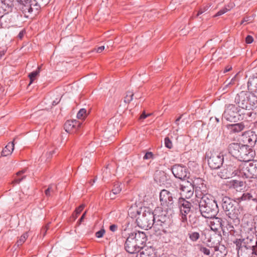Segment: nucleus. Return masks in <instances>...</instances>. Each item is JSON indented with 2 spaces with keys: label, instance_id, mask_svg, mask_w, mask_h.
I'll use <instances>...</instances> for the list:
<instances>
[{
  "label": "nucleus",
  "instance_id": "f257e3e1",
  "mask_svg": "<svg viewBox=\"0 0 257 257\" xmlns=\"http://www.w3.org/2000/svg\"><path fill=\"white\" fill-rule=\"evenodd\" d=\"M201 215L206 218H214L219 212L218 205L212 195H207L196 200Z\"/></svg>",
  "mask_w": 257,
  "mask_h": 257
},
{
  "label": "nucleus",
  "instance_id": "f03ea898",
  "mask_svg": "<svg viewBox=\"0 0 257 257\" xmlns=\"http://www.w3.org/2000/svg\"><path fill=\"white\" fill-rule=\"evenodd\" d=\"M229 153L240 161L248 162L253 157L254 153L247 145L232 143L228 146Z\"/></svg>",
  "mask_w": 257,
  "mask_h": 257
},
{
  "label": "nucleus",
  "instance_id": "7ed1b4c3",
  "mask_svg": "<svg viewBox=\"0 0 257 257\" xmlns=\"http://www.w3.org/2000/svg\"><path fill=\"white\" fill-rule=\"evenodd\" d=\"M221 206L228 218L232 219L235 226L240 223V212L236 202L227 196L222 198Z\"/></svg>",
  "mask_w": 257,
  "mask_h": 257
},
{
  "label": "nucleus",
  "instance_id": "20e7f679",
  "mask_svg": "<svg viewBox=\"0 0 257 257\" xmlns=\"http://www.w3.org/2000/svg\"><path fill=\"white\" fill-rule=\"evenodd\" d=\"M154 230L156 234H161V231L165 232L164 226H166L169 221V217L167 215L166 210H163L161 207L156 208L154 212Z\"/></svg>",
  "mask_w": 257,
  "mask_h": 257
},
{
  "label": "nucleus",
  "instance_id": "39448f33",
  "mask_svg": "<svg viewBox=\"0 0 257 257\" xmlns=\"http://www.w3.org/2000/svg\"><path fill=\"white\" fill-rule=\"evenodd\" d=\"M138 226L145 230H148L153 227L154 230V214L148 208H144L142 214L136 219Z\"/></svg>",
  "mask_w": 257,
  "mask_h": 257
},
{
  "label": "nucleus",
  "instance_id": "423d86ee",
  "mask_svg": "<svg viewBox=\"0 0 257 257\" xmlns=\"http://www.w3.org/2000/svg\"><path fill=\"white\" fill-rule=\"evenodd\" d=\"M178 198L177 192L175 190L169 191L163 189L160 193V201L161 205L167 206L170 209L175 207Z\"/></svg>",
  "mask_w": 257,
  "mask_h": 257
},
{
  "label": "nucleus",
  "instance_id": "0eeeda50",
  "mask_svg": "<svg viewBox=\"0 0 257 257\" xmlns=\"http://www.w3.org/2000/svg\"><path fill=\"white\" fill-rule=\"evenodd\" d=\"M256 97L250 91H241L237 93L234 98L235 103L239 108L246 107L248 105L254 106Z\"/></svg>",
  "mask_w": 257,
  "mask_h": 257
},
{
  "label": "nucleus",
  "instance_id": "6e6552de",
  "mask_svg": "<svg viewBox=\"0 0 257 257\" xmlns=\"http://www.w3.org/2000/svg\"><path fill=\"white\" fill-rule=\"evenodd\" d=\"M245 162L239 171L238 176L246 178H256L257 177V161Z\"/></svg>",
  "mask_w": 257,
  "mask_h": 257
},
{
  "label": "nucleus",
  "instance_id": "1a4fd4ad",
  "mask_svg": "<svg viewBox=\"0 0 257 257\" xmlns=\"http://www.w3.org/2000/svg\"><path fill=\"white\" fill-rule=\"evenodd\" d=\"M19 3V8L22 10L26 17L34 11L37 13L40 9V6L35 0H17Z\"/></svg>",
  "mask_w": 257,
  "mask_h": 257
},
{
  "label": "nucleus",
  "instance_id": "9d476101",
  "mask_svg": "<svg viewBox=\"0 0 257 257\" xmlns=\"http://www.w3.org/2000/svg\"><path fill=\"white\" fill-rule=\"evenodd\" d=\"M180 211V219L182 222L187 221V215L190 213L192 204L182 197H180L177 202Z\"/></svg>",
  "mask_w": 257,
  "mask_h": 257
},
{
  "label": "nucleus",
  "instance_id": "9b49d317",
  "mask_svg": "<svg viewBox=\"0 0 257 257\" xmlns=\"http://www.w3.org/2000/svg\"><path fill=\"white\" fill-rule=\"evenodd\" d=\"M208 164L212 169H219L223 164L224 161L223 155L217 151L210 152L207 154Z\"/></svg>",
  "mask_w": 257,
  "mask_h": 257
},
{
  "label": "nucleus",
  "instance_id": "f8f14e48",
  "mask_svg": "<svg viewBox=\"0 0 257 257\" xmlns=\"http://www.w3.org/2000/svg\"><path fill=\"white\" fill-rule=\"evenodd\" d=\"M222 117L229 121H237L240 119L239 109L234 104H228L225 107Z\"/></svg>",
  "mask_w": 257,
  "mask_h": 257
},
{
  "label": "nucleus",
  "instance_id": "ddd939ff",
  "mask_svg": "<svg viewBox=\"0 0 257 257\" xmlns=\"http://www.w3.org/2000/svg\"><path fill=\"white\" fill-rule=\"evenodd\" d=\"M254 230L257 236V225L254 226ZM237 255L241 257H257V240L255 241V247H248L243 246H236Z\"/></svg>",
  "mask_w": 257,
  "mask_h": 257
},
{
  "label": "nucleus",
  "instance_id": "4468645a",
  "mask_svg": "<svg viewBox=\"0 0 257 257\" xmlns=\"http://www.w3.org/2000/svg\"><path fill=\"white\" fill-rule=\"evenodd\" d=\"M254 106L249 105L246 107L239 109V117L241 119H244L246 121H252L255 119L256 112L255 111Z\"/></svg>",
  "mask_w": 257,
  "mask_h": 257
},
{
  "label": "nucleus",
  "instance_id": "2eb2a0df",
  "mask_svg": "<svg viewBox=\"0 0 257 257\" xmlns=\"http://www.w3.org/2000/svg\"><path fill=\"white\" fill-rule=\"evenodd\" d=\"M239 172L233 165L227 164L217 173V175L222 179L232 178L236 175L238 176Z\"/></svg>",
  "mask_w": 257,
  "mask_h": 257
},
{
  "label": "nucleus",
  "instance_id": "dca6fc26",
  "mask_svg": "<svg viewBox=\"0 0 257 257\" xmlns=\"http://www.w3.org/2000/svg\"><path fill=\"white\" fill-rule=\"evenodd\" d=\"M171 171L174 176L182 180H185L189 178V171L185 166L181 164H175L171 168Z\"/></svg>",
  "mask_w": 257,
  "mask_h": 257
},
{
  "label": "nucleus",
  "instance_id": "f3484780",
  "mask_svg": "<svg viewBox=\"0 0 257 257\" xmlns=\"http://www.w3.org/2000/svg\"><path fill=\"white\" fill-rule=\"evenodd\" d=\"M125 250L130 253H135L141 251L142 247H139L134 239L133 233H130L124 243Z\"/></svg>",
  "mask_w": 257,
  "mask_h": 257
},
{
  "label": "nucleus",
  "instance_id": "a211bd4d",
  "mask_svg": "<svg viewBox=\"0 0 257 257\" xmlns=\"http://www.w3.org/2000/svg\"><path fill=\"white\" fill-rule=\"evenodd\" d=\"M179 189L181 192V195L185 196L186 198H190L194 192V188L192 185V183L189 181L181 184Z\"/></svg>",
  "mask_w": 257,
  "mask_h": 257
},
{
  "label": "nucleus",
  "instance_id": "6ab92c4d",
  "mask_svg": "<svg viewBox=\"0 0 257 257\" xmlns=\"http://www.w3.org/2000/svg\"><path fill=\"white\" fill-rule=\"evenodd\" d=\"M81 124L80 121L76 120H67L64 125V128L67 133H76L80 128Z\"/></svg>",
  "mask_w": 257,
  "mask_h": 257
},
{
  "label": "nucleus",
  "instance_id": "aec40b11",
  "mask_svg": "<svg viewBox=\"0 0 257 257\" xmlns=\"http://www.w3.org/2000/svg\"><path fill=\"white\" fill-rule=\"evenodd\" d=\"M255 241L253 237H247L245 238L236 239L233 243L238 247L240 246L252 247H255Z\"/></svg>",
  "mask_w": 257,
  "mask_h": 257
},
{
  "label": "nucleus",
  "instance_id": "412c9836",
  "mask_svg": "<svg viewBox=\"0 0 257 257\" xmlns=\"http://www.w3.org/2000/svg\"><path fill=\"white\" fill-rule=\"evenodd\" d=\"M134 239L139 247H142L141 249L145 247V245L147 240V236L145 232L142 231L133 232Z\"/></svg>",
  "mask_w": 257,
  "mask_h": 257
},
{
  "label": "nucleus",
  "instance_id": "4be33fe9",
  "mask_svg": "<svg viewBox=\"0 0 257 257\" xmlns=\"http://www.w3.org/2000/svg\"><path fill=\"white\" fill-rule=\"evenodd\" d=\"M194 191L197 200L201 199L202 197L203 198V197H204L207 195H212L208 193V187L205 183L196 187L194 189Z\"/></svg>",
  "mask_w": 257,
  "mask_h": 257
},
{
  "label": "nucleus",
  "instance_id": "5701e85b",
  "mask_svg": "<svg viewBox=\"0 0 257 257\" xmlns=\"http://www.w3.org/2000/svg\"><path fill=\"white\" fill-rule=\"evenodd\" d=\"M155 180L160 185H165L169 180V176L164 171H157L155 174Z\"/></svg>",
  "mask_w": 257,
  "mask_h": 257
},
{
  "label": "nucleus",
  "instance_id": "b1692460",
  "mask_svg": "<svg viewBox=\"0 0 257 257\" xmlns=\"http://www.w3.org/2000/svg\"><path fill=\"white\" fill-rule=\"evenodd\" d=\"M247 87L250 92L257 97V74L249 77Z\"/></svg>",
  "mask_w": 257,
  "mask_h": 257
},
{
  "label": "nucleus",
  "instance_id": "393cba45",
  "mask_svg": "<svg viewBox=\"0 0 257 257\" xmlns=\"http://www.w3.org/2000/svg\"><path fill=\"white\" fill-rule=\"evenodd\" d=\"M213 220L210 221V227L212 230H218L219 228H221L223 232H224V222L222 220L221 218L219 217H214V218H212Z\"/></svg>",
  "mask_w": 257,
  "mask_h": 257
},
{
  "label": "nucleus",
  "instance_id": "a878e982",
  "mask_svg": "<svg viewBox=\"0 0 257 257\" xmlns=\"http://www.w3.org/2000/svg\"><path fill=\"white\" fill-rule=\"evenodd\" d=\"M155 255L154 248L151 246H148L141 249L136 257H155Z\"/></svg>",
  "mask_w": 257,
  "mask_h": 257
},
{
  "label": "nucleus",
  "instance_id": "bb28decb",
  "mask_svg": "<svg viewBox=\"0 0 257 257\" xmlns=\"http://www.w3.org/2000/svg\"><path fill=\"white\" fill-rule=\"evenodd\" d=\"M227 128L232 133H238L245 128L244 122L239 123L230 124L227 125Z\"/></svg>",
  "mask_w": 257,
  "mask_h": 257
},
{
  "label": "nucleus",
  "instance_id": "cd10ccee",
  "mask_svg": "<svg viewBox=\"0 0 257 257\" xmlns=\"http://www.w3.org/2000/svg\"><path fill=\"white\" fill-rule=\"evenodd\" d=\"M143 208H138L137 206H131L128 211L129 216L132 218H136L141 215Z\"/></svg>",
  "mask_w": 257,
  "mask_h": 257
},
{
  "label": "nucleus",
  "instance_id": "c85d7f7f",
  "mask_svg": "<svg viewBox=\"0 0 257 257\" xmlns=\"http://www.w3.org/2000/svg\"><path fill=\"white\" fill-rule=\"evenodd\" d=\"M14 149V143L13 142L9 143L8 145L3 149L2 152L3 156H7L11 155Z\"/></svg>",
  "mask_w": 257,
  "mask_h": 257
},
{
  "label": "nucleus",
  "instance_id": "c756f323",
  "mask_svg": "<svg viewBox=\"0 0 257 257\" xmlns=\"http://www.w3.org/2000/svg\"><path fill=\"white\" fill-rule=\"evenodd\" d=\"M234 225L235 226L233 223L232 219L229 218V220L227 221L226 225L225 226L224 225L223 228L224 230L226 229V230L228 231L230 235H233L235 233Z\"/></svg>",
  "mask_w": 257,
  "mask_h": 257
},
{
  "label": "nucleus",
  "instance_id": "7c9ffc66",
  "mask_svg": "<svg viewBox=\"0 0 257 257\" xmlns=\"http://www.w3.org/2000/svg\"><path fill=\"white\" fill-rule=\"evenodd\" d=\"M11 6L9 4L6 3L5 1H1L0 2V10L1 12L5 14L9 13L11 11Z\"/></svg>",
  "mask_w": 257,
  "mask_h": 257
},
{
  "label": "nucleus",
  "instance_id": "2f4dec72",
  "mask_svg": "<svg viewBox=\"0 0 257 257\" xmlns=\"http://www.w3.org/2000/svg\"><path fill=\"white\" fill-rule=\"evenodd\" d=\"M25 172V170H23L18 172L16 174V176L15 177L14 180L13 181V183L14 184H19L23 180H24L26 178V176L21 175L23 174Z\"/></svg>",
  "mask_w": 257,
  "mask_h": 257
},
{
  "label": "nucleus",
  "instance_id": "473e14b6",
  "mask_svg": "<svg viewBox=\"0 0 257 257\" xmlns=\"http://www.w3.org/2000/svg\"><path fill=\"white\" fill-rule=\"evenodd\" d=\"M40 71V67H38L37 69L29 73L28 76L30 78V83L29 85H30L36 79L37 77L39 76Z\"/></svg>",
  "mask_w": 257,
  "mask_h": 257
},
{
  "label": "nucleus",
  "instance_id": "72a5a7b5",
  "mask_svg": "<svg viewBox=\"0 0 257 257\" xmlns=\"http://www.w3.org/2000/svg\"><path fill=\"white\" fill-rule=\"evenodd\" d=\"M57 186L54 184H50L49 185L47 189L45 191V195L47 197H50L56 191Z\"/></svg>",
  "mask_w": 257,
  "mask_h": 257
},
{
  "label": "nucleus",
  "instance_id": "f704fd0d",
  "mask_svg": "<svg viewBox=\"0 0 257 257\" xmlns=\"http://www.w3.org/2000/svg\"><path fill=\"white\" fill-rule=\"evenodd\" d=\"M84 206L83 205H81L79 207L76 208L74 212L71 215V218L73 219L72 221H75V219L77 218L78 216L80 214L83 209H84Z\"/></svg>",
  "mask_w": 257,
  "mask_h": 257
},
{
  "label": "nucleus",
  "instance_id": "c9c22d12",
  "mask_svg": "<svg viewBox=\"0 0 257 257\" xmlns=\"http://www.w3.org/2000/svg\"><path fill=\"white\" fill-rule=\"evenodd\" d=\"M191 182L192 183V185L195 189L196 188V187H198V186L204 184L205 181L200 178H194V180Z\"/></svg>",
  "mask_w": 257,
  "mask_h": 257
},
{
  "label": "nucleus",
  "instance_id": "e433bc0d",
  "mask_svg": "<svg viewBox=\"0 0 257 257\" xmlns=\"http://www.w3.org/2000/svg\"><path fill=\"white\" fill-rule=\"evenodd\" d=\"M238 199L239 201L250 200L251 199L253 200L252 195L248 192L244 193Z\"/></svg>",
  "mask_w": 257,
  "mask_h": 257
},
{
  "label": "nucleus",
  "instance_id": "4c0bfd02",
  "mask_svg": "<svg viewBox=\"0 0 257 257\" xmlns=\"http://www.w3.org/2000/svg\"><path fill=\"white\" fill-rule=\"evenodd\" d=\"M134 93L130 91L126 92V95L124 97V102L126 103H129L132 100Z\"/></svg>",
  "mask_w": 257,
  "mask_h": 257
},
{
  "label": "nucleus",
  "instance_id": "58836bf2",
  "mask_svg": "<svg viewBox=\"0 0 257 257\" xmlns=\"http://www.w3.org/2000/svg\"><path fill=\"white\" fill-rule=\"evenodd\" d=\"M211 6L210 4H207L204 5H203L198 11L196 17H198L200 15L203 14L205 12H206Z\"/></svg>",
  "mask_w": 257,
  "mask_h": 257
},
{
  "label": "nucleus",
  "instance_id": "ea45409f",
  "mask_svg": "<svg viewBox=\"0 0 257 257\" xmlns=\"http://www.w3.org/2000/svg\"><path fill=\"white\" fill-rule=\"evenodd\" d=\"M86 116V110L84 108L80 109L77 114V117L78 119H83Z\"/></svg>",
  "mask_w": 257,
  "mask_h": 257
},
{
  "label": "nucleus",
  "instance_id": "a19ab883",
  "mask_svg": "<svg viewBox=\"0 0 257 257\" xmlns=\"http://www.w3.org/2000/svg\"><path fill=\"white\" fill-rule=\"evenodd\" d=\"M28 237V234L27 232L24 233L20 238L18 239L17 242V246H19L21 245L26 240V239Z\"/></svg>",
  "mask_w": 257,
  "mask_h": 257
},
{
  "label": "nucleus",
  "instance_id": "79ce46f5",
  "mask_svg": "<svg viewBox=\"0 0 257 257\" xmlns=\"http://www.w3.org/2000/svg\"><path fill=\"white\" fill-rule=\"evenodd\" d=\"M198 249L205 255H209L210 254V250L202 245H198Z\"/></svg>",
  "mask_w": 257,
  "mask_h": 257
},
{
  "label": "nucleus",
  "instance_id": "37998d69",
  "mask_svg": "<svg viewBox=\"0 0 257 257\" xmlns=\"http://www.w3.org/2000/svg\"><path fill=\"white\" fill-rule=\"evenodd\" d=\"M200 234L198 232H193L189 234V238L193 241H196L199 239Z\"/></svg>",
  "mask_w": 257,
  "mask_h": 257
},
{
  "label": "nucleus",
  "instance_id": "c03bdc74",
  "mask_svg": "<svg viewBox=\"0 0 257 257\" xmlns=\"http://www.w3.org/2000/svg\"><path fill=\"white\" fill-rule=\"evenodd\" d=\"M121 190V188L120 187V185L118 183H116L113 185V187L112 189V192L114 194H117L120 192Z\"/></svg>",
  "mask_w": 257,
  "mask_h": 257
},
{
  "label": "nucleus",
  "instance_id": "a18cd8bd",
  "mask_svg": "<svg viewBox=\"0 0 257 257\" xmlns=\"http://www.w3.org/2000/svg\"><path fill=\"white\" fill-rule=\"evenodd\" d=\"M237 81V75H235L230 80H226L225 83H226V86H228L231 85H233L236 83Z\"/></svg>",
  "mask_w": 257,
  "mask_h": 257
},
{
  "label": "nucleus",
  "instance_id": "49530a36",
  "mask_svg": "<svg viewBox=\"0 0 257 257\" xmlns=\"http://www.w3.org/2000/svg\"><path fill=\"white\" fill-rule=\"evenodd\" d=\"M256 140V135H252L251 137H249L247 139V142L250 146H252L254 145Z\"/></svg>",
  "mask_w": 257,
  "mask_h": 257
},
{
  "label": "nucleus",
  "instance_id": "de8ad7c7",
  "mask_svg": "<svg viewBox=\"0 0 257 257\" xmlns=\"http://www.w3.org/2000/svg\"><path fill=\"white\" fill-rule=\"evenodd\" d=\"M165 146L168 149H171L173 147L172 141L168 137H166L164 140Z\"/></svg>",
  "mask_w": 257,
  "mask_h": 257
},
{
  "label": "nucleus",
  "instance_id": "09e8293b",
  "mask_svg": "<svg viewBox=\"0 0 257 257\" xmlns=\"http://www.w3.org/2000/svg\"><path fill=\"white\" fill-rule=\"evenodd\" d=\"M243 184L244 183L242 181L234 180L232 182V186L234 188H237L238 187H242Z\"/></svg>",
  "mask_w": 257,
  "mask_h": 257
},
{
  "label": "nucleus",
  "instance_id": "8fccbe9b",
  "mask_svg": "<svg viewBox=\"0 0 257 257\" xmlns=\"http://www.w3.org/2000/svg\"><path fill=\"white\" fill-rule=\"evenodd\" d=\"M105 232V231L104 229L101 228L100 230L97 231L95 233V236L97 238H101L103 236Z\"/></svg>",
  "mask_w": 257,
  "mask_h": 257
},
{
  "label": "nucleus",
  "instance_id": "3c124183",
  "mask_svg": "<svg viewBox=\"0 0 257 257\" xmlns=\"http://www.w3.org/2000/svg\"><path fill=\"white\" fill-rule=\"evenodd\" d=\"M154 154L152 152H147L145 155H144L143 157L144 160H148L150 159H153L154 158Z\"/></svg>",
  "mask_w": 257,
  "mask_h": 257
},
{
  "label": "nucleus",
  "instance_id": "603ef678",
  "mask_svg": "<svg viewBox=\"0 0 257 257\" xmlns=\"http://www.w3.org/2000/svg\"><path fill=\"white\" fill-rule=\"evenodd\" d=\"M228 11L227 9L226 8H223L220 11H219L214 16V17H217L220 16L224 14H225L226 12H227Z\"/></svg>",
  "mask_w": 257,
  "mask_h": 257
},
{
  "label": "nucleus",
  "instance_id": "864d4df0",
  "mask_svg": "<svg viewBox=\"0 0 257 257\" xmlns=\"http://www.w3.org/2000/svg\"><path fill=\"white\" fill-rule=\"evenodd\" d=\"M253 41V39L250 35H247L245 38V42L247 44H250Z\"/></svg>",
  "mask_w": 257,
  "mask_h": 257
},
{
  "label": "nucleus",
  "instance_id": "5fc2aeb1",
  "mask_svg": "<svg viewBox=\"0 0 257 257\" xmlns=\"http://www.w3.org/2000/svg\"><path fill=\"white\" fill-rule=\"evenodd\" d=\"M118 226L117 225L113 224L109 226V230L112 232H115L117 230Z\"/></svg>",
  "mask_w": 257,
  "mask_h": 257
},
{
  "label": "nucleus",
  "instance_id": "6e6d98bb",
  "mask_svg": "<svg viewBox=\"0 0 257 257\" xmlns=\"http://www.w3.org/2000/svg\"><path fill=\"white\" fill-rule=\"evenodd\" d=\"M86 212L85 211L83 214L82 215V216H81V217L80 218V219L78 220V221H77V223L78 224V225H80L82 222L83 221V220L85 217V215H86Z\"/></svg>",
  "mask_w": 257,
  "mask_h": 257
},
{
  "label": "nucleus",
  "instance_id": "4d7b16f0",
  "mask_svg": "<svg viewBox=\"0 0 257 257\" xmlns=\"http://www.w3.org/2000/svg\"><path fill=\"white\" fill-rule=\"evenodd\" d=\"M26 33V31L25 29L22 30L20 32L19 34L18 35V37L20 39H22V38L24 37V35Z\"/></svg>",
  "mask_w": 257,
  "mask_h": 257
},
{
  "label": "nucleus",
  "instance_id": "13d9d810",
  "mask_svg": "<svg viewBox=\"0 0 257 257\" xmlns=\"http://www.w3.org/2000/svg\"><path fill=\"white\" fill-rule=\"evenodd\" d=\"M151 115V114H146V113L145 112H144L140 116V118L141 119H145L147 117H148V116H150Z\"/></svg>",
  "mask_w": 257,
  "mask_h": 257
},
{
  "label": "nucleus",
  "instance_id": "bf43d9fd",
  "mask_svg": "<svg viewBox=\"0 0 257 257\" xmlns=\"http://www.w3.org/2000/svg\"><path fill=\"white\" fill-rule=\"evenodd\" d=\"M251 21L250 17H245L243 18V19L241 22V24H243L244 22H248L249 21Z\"/></svg>",
  "mask_w": 257,
  "mask_h": 257
},
{
  "label": "nucleus",
  "instance_id": "052dcab7",
  "mask_svg": "<svg viewBox=\"0 0 257 257\" xmlns=\"http://www.w3.org/2000/svg\"><path fill=\"white\" fill-rule=\"evenodd\" d=\"M104 49V46H100V47H99L97 48L96 49V52L97 53H101L102 52V51Z\"/></svg>",
  "mask_w": 257,
  "mask_h": 257
},
{
  "label": "nucleus",
  "instance_id": "680f3d73",
  "mask_svg": "<svg viewBox=\"0 0 257 257\" xmlns=\"http://www.w3.org/2000/svg\"><path fill=\"white\" fill-rule=\"evenodd\" d=\"M211 257H222V256L219 254L218 253H215V252H214L213 254H211Z\"/></svg>",
  "mask_w": 257,
  "mask_h": 257
},
{
  "label": "nucleus",
  "instance_id": "e2e57ef3",
  "mask_svg": "<svg viewBox=\"0 0 257 257\" xmlns=\"http://www.w3.org/2000/svg\"><path fill=\"white\" fill-rule=\"evenodd\" d=\"M182 115H180V116H179L176 119V121H175V123L177 124V125H179V121H180V120L181 119V117H182Z\"/></svg>",
  "mask_w": 257,
  "mask_h": 257
},
{
  "label": "nucleus",
  "instance_id": "0e129e2a",
  "mask_svg": "<svg viewBox=\"0 0 257 257\" xmlns=\"http://www.w3.org/2000/svg\"><path fill=\"white\" fill-rule=\"evenodd\" d=\"M231 69V67L227 66L224 71V73L229 71Z\"/></svg>",
  "mask_w": 257,
  "mask_h": 257
},
{
  "label": "nucleus",
  "instance_id": "69168bd1",
  "mask_svg": "<svg viewBox=\"0 0 257 257\" xmlns=\"http://www.w3.org/2000/svg\"><path fill=\"white\" fill-rule=\"evenodd\" d=\"M5 54V51H2L0 52V59L2 58V57Z\"/></svg>",
  "mask_w": 257,
  "mask_h": 257
},
{
  "label": "nucleus",
  "instance_id": "338daca9",
  "mask_svg": "<svg viewBox=\"0 0 257 257\" xmlns=\"http://www.w3.org/2000/svg\"><path fill=\"white\" fill-rule=\"evenodd\" d=\"M255 111L256 112L257 114V98H256V101L254 103V106Z\"/></svg>",
  "mask_w": 257,
  "mask_h": 257
},
{
  "label": "nucleus",
  "instance_id": "774afa93",
  "mask_svg": "<svg viewBox=\"0 0 257 257\" xmlns=\"http://www.w3.org/2000/svg\"><path fill=\"white\" fill-rule=\"evenodd\" d=\"M214 252H217L218 251V250H219V247L218 246H214Z\"/></svg>",
  "mask_w": 257,
  "mask_h": 257
}]
</instances>
